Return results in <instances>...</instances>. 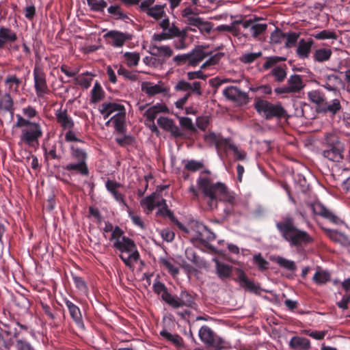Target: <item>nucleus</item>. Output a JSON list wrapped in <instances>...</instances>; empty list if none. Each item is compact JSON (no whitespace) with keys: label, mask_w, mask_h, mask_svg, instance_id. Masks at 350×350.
Segmentation results:
<instances>
[{"label":"nucleus","mask_w":350,"mask_h":350,"mask_svg":"<svg viewBox=\"0 0 350 350\" xmlns=\"http://www.w3.org/2000/svg\"><path fill=\"white\" fill-rule=\"evenodd\" d=\"M16 40V33L8 28L0 27V48L4 46L7 42H12Z\"/></svg>","instance_id":"473e14b6"},{"label":"nucleus","mask_w":350,"mask_h":350,"mask_svg":"<svg viewBox=\"0 0 350 350\" xmlns=\"http://www.w3.org/2000/svg\"><path fill=\"white\" fill-rule=\"evenodd\" d=\"M117 72L119 75H122L126 79H129L133 81H135L137 79V76L135 72L127 70L122 66L118 67Z\"/></svg>","instance_id":"0e129e2a"},{"label":"nucleus","mask_w":350,"mask_h":350,"mask_svg":"<svg viewBox=\"0 0 350 350\" xmlns=\"http://www.w3.org/2000/svg\"><path fill=\"white\" fill-rule=\"evenodd\" d=\"M70 150L71 154L74 159H77L78 161H84L86 163L87 154L85 150L75 144L70 146Z\"/></svg>","instance_id":"a19ab883"},{"label":"nucleus","mask_w":350,"mask_h":350,"mask_svg":"<svg viewBox=\"0 0 350 350\" xmlns=\"http://www.w3.org/2000/svg\"><path fill=\"white\" fill-rule=\"evenodd\" d=\"M64 303L68 309L69 313L74 321L79 325L83 326V321L80 309L70 300L65 299Z\"/></svg>","instance_id":"c85d7f7f"},{"label":"nucleus","mask_w":350,"mask_h":350,"mask_svg":"<svg viewBox=\"0 0 350 350\" xmlns=\"http://www.w3.org/2000/svg\"><path fill=\"white\" fill-rule=\"evenodd\" d=\"M0 109L9 111L11 114L14 112V101L10 93L5 92L0 98Z\"/></svg>","instance_id":"c9c22d12"},{"label":"nucleus","mask_w":350,"mask_h":350,"mask_svg":"<svg viewBox=\"0 0 350 350\" xmlns=\"http://www.w3.org/2000/svg\"><path fill=\"white\" fill-rule=\"evenodd\" d=\"M286 85L291 93L299 92L304 86L301 77L298 75H291L288 79Z\"/></svg>","instance_id":"7c9ffc66"},{"label":"nucleus","mask_w":350,"mask_h":350,"mask_svg":"<svg viewBox=\"0 0 350 350\" xmlns=\"http://www.w3.org/2000/svg\"><path fill=\"white\" fill-rule=\"evenodd\" d=\"M127 237L123 235L122 230L118 226H116L113 230L111 233V240L113 241V247L117 246L118 242H122Z\"/></svg>","instance_id":"603ef678"},{"label":"nucleus","mask_w":350,"mask_h":350,"mask_svg":"<svg viewBox=\"0 0 350 350\" xmlns=\"http://www.w3.org/2000/svg\"><path fill=\"white\" fill-rule=\"evenodd\" d=\"M299 37V33L296 32H288L285 35V46L291 48L294 46Z\"/></svg>","instance_id":"864d4df0"},{"label":"nucleus","mask_w":350,"mask_h":350,"mask_svg":"<svg viewBox=\"0 0 350 350\" xmlns=\"http://www.w3.org/2000/svg\"><path fill=\"white\" fill-rule=\"evenodd\" d=\"M159 263L163 269H166L173 276L179 273V269L175 265V262L172 258H161Z\"/></svg>","instance_id":"f704fd0d"},{"label":"nucleus","mask_w":350,"mask_h":350,"mask_svg":"<svg viewBox=\"0 0 350 350\" xmlns=\"http://www.w3.org/2000/svg\"><path fill=\"white\" fill-rule=\"evenodd\" d=\"M21 82V79L15 75H8L4 81L6 92L10 94L18 93Z\"/></svg>","instance_id":"5701e85b"},{"label":"nucleus","mask_w":350,"mask_h":350,"mask_svg":"<svg viewBox=\"0 0 350 350\" xmlns=\"http://www.w3.org/2000/svg\"><path fill=\"white\" fill-rule=\"evenodd\" d=\"M215 269L217 274L221 280H224L230 277L232 273V267L229 265L219 262L215 259Z\"/></svg>","instance_id":"2f4dec72"},{"label":"nucleus","mask_w":350,"mask_h":350,"mask_svg":"<svg viewBox=\"0 0 350 350\" xmlns=\"http://www.w3.org/2000/svg\"><path fill=\"white\" fill-rule=\"evenodd\" d=\"M103 94L104 92L100 83L96 81L91 91V102L94 103H98L103 98Z\"/></svg>","instance_id":"37998d69"},{"label":"nucleus","mask_w":350,"mask_h":350,"mask_svg":"<svg viewBox=\"0 0 350 350\" xmlns=\"http://www.w3.org/2000/svg\"><path fill=\"white\" fill-rule=\"evenodd\" d=\"M330 279V275L325 271H317L313 276V280L317 284H323Z\"/></svg>","instance_id":"8fccbe9b"},{"label":"nucleus","mask_w":350,"mask_h":350,"mask_svg":"<svg viewBox=\"0 0 350 350\" xmlns=\"http://www.w3.org/2000/svg\"><path fill=\"white\" fill-rule=\"evenodd\" d=\"M149 52L152 56L159 57L163 59L169 58L173 55V50L170 46L157 43L150 44Z\"/></svg>","instance_id":"2eb2a0df"},{"label":"nucleus","mask_w":350,"mask_h":350,"mask_svg":"<svg viewBox=\"0 0 350 350\" xmlns=\"http://www.w3.org/2000/svg\"><path fill=\"white\" fill-rule=\"evenodd\" d=\"M189 65L191 66H198L204 59L208 57L200 66L201 69H208L219 63L224 56L223 53L212 54V52L204 47H198L189 53Z\"/></svg>","instance_id":"20e7f679"},{"label":"nucleus","mask_w":350,"mask_h":350,"mask_svg":"<svg viewBox=\"0 0 350 350\" xmlns=\"http://www.w3.org/2000/svg\"><path fill=\"white\" fill-rule=\"evenodd\" d=\"M227 150H231L233 151L236 159L244 160L245 159V153L241 150H239L235 145L230 142V140L228 142V144L227 145Z\"/></svg>","instance_id":"e2e57ef3"},{"label":"nucleus","mask_w":350,"mask_h":350,"mask_svg":"<svg viewBox=\"0 0 350 350\" xmlns=\"http://www.w3.org/2000/svg\"><path fill=\"white\" fill-rule=\"evenodd\" d=\"M271 74L278 82L283 81L286 77V72L284 66H276L271 71Z\"/></svg>","instance_id":"49530a36"},{"label":"nucleus","mask_w":350,"mask_h":350,"mask_svg":"<svg viewBox=\"0 0 350 350\" xmlns=\"http://www.w3.org/2000/svg\"><path fill=\"white\" fill-rule=\"evenodd\" d=\"M342 79L337 75H329L325 76V81L323 86L329 91L336 92L340 87L343 86Z\"/></svg>","instance_id":"cd10ccee"},{"label":"nucleus","mask_w":350,"mask_h":350,"mask_svg":"<svg viewBox=\"0 0 350 350\" xmlns=\"http://www.w3.org/2000/svg\"><path fill=\"white\" fill-rule=\"evenodd\" d=\"M285 60V58L278 56H271L267 57L266 62L264 63L262 68L265 70H268L275 66L277 63Z\"/></svg>","instance_id":"680f3d73"},{"label":"nucleus","mask_w":350,"mask_h":350,"mask_svg":"<svg viewBox=\"0 0 350 350\" xmlns=\"http://www.w3.org/2000/svg\"><path fill=\"white\" fill-rule=\"evenodd\" d=\"M141 205L146 209L148 214L152 212L155 207H157L159 208L157 213V215L165 217H170L172 215L171 211L167 208L165 200L155 193L143 199L141 201Z\"/></svg>","instance_id":"0eeeda50"},{"label":"nucleus","mask_w":350,"mask_h":350,"mask_svg":"<svg viewBox=\"0 0 350 350\" xmlns=\"http://www.w3.org/2000/svg\"><path fill=\"white\" fill-rule=\"evenodd\" d=\"M87 2L91 9L96 11H102L107 6V3L104 0H87Z\"/></svg>","instance_id":"4d7b16f0"},{"label":"nucleus","mask_w":350,"mask_h":350,"mask_svg":"<svg viewBox=\"0 0 350 350\" xmlns=\"http://www.w3.org/2000/svg\"><path fill=\"white\" fill-rule=\"evenodd\" d=\"M124 60L129 67H133L138 64L140 55L137 52H125L123 54Z\"/></svg>","instance_id":"58836bf2"},{"label":"nucleus","mask_w":350,"mask_h":350,"mask_svg":"<svg viewBox=\"0 0 350 350\" xmlns=\"http://www.w3.org/2000/svg\"><path fill=\"white\" fill-rule=\"evenodd\" d=\"M256 111L266 119L282 118L287 116L286 111L280 103H271L265 100H258L255 103Z\"/></svg>","instance_id":"423d86ee"},{"label":"nucleus","mask_w":350,"mask_h":350,"mask_svg":"<svg viewBox=\"0 0 350 350\" xmlns=\"http://www.w3.org/2000/svg\"><path fill=\"white\" fill-rule=\"evenodd\" d=\"M313 37L318 40L336 39L337 36L335 32L329 30H323L317 33L313 34Z\"/></svg>","instance_id":"6e6d98bb"},{"label":"nucleus","mask_w":350,"mask_h":350,"mask_svg":"<svg viewBox=\"0 0 350 350\" xmlns=\"http://www.w3.org/2000/svg\"><path fill=\"white\" fill-rule=\"evenodd\" d=\"M182 16L187 20V23L189 25L193 24L192 20H197L199 17L196 16L194 10L190 6L186 7L182 11Z\"/></svg>","instance_id":"09e8293b"},{"label":"nucleus","mask_w":350,"mask_h":350,"mask_svg":"<svg viewBox=\"0 0 350 350\" xmlns=\"http://www.w3.org/2000/svg\"><path fill=\"white\" fill-rule=\"evenodd\" d=\"M64 169L67 171H76L81 175L86 176L88 174V169L85 162L78 161L76 163H69Z\"/></svg>","instance_id":"e433bc0d"},{"label":"nucleus","mask_w":350,"mask_h":350,"mask_svg":"<svg viewBox=\"0 0 350 350\" xmlns=\"http://www.w3.org/2000/svg\"><path fill=\"white\" fill-rule=\"evenodd\" d=\"M199 189L204 196L207 198V204L211 209L217 207L218 201H221L234 205L236 203L235 196L230 191L226 186L220 182L213 183L207 177H199L197 180Z\"/></svg>","instance_id":"f257e3e1"},{"label":"nucleus","mask_w":350,"mask_h":350,"mask_svg":"<svg viewBox=\"0 0 350 350\" xmlns=\"http://www.w3.org/2000/svg\"><path fill=\"white\" fill-rule=\"evenodd\" d=\"M215 239V234L203 225L198 226V232L193 235L192 240L202 243L208 242Z\"/></svg>","instance_id":"4be33fe9"},{"label":"nucleus","mask_w":350,"mask_h":350,"mask_svg":"<svg viewBox=\"0 0 350 350\" xmlns=\"http://www.w3.org/2000/svg\"><path fill=\"white\" fill-rule=\"evenodd\" d=\"M126 111L125 110L122 112H118L115 113L112 118L107 122V124L111 121L114 124V126L116 131L120 133H122L124 129V121H125Z\"/></svg>","instance_id":"72a5a7b5"},{"label":"nucleus","mask_w":350,"mask_h":350,"mask_svg":"<svg viewBox=\"0 0 350 350\" xmlns=\"http://www.w3.org/2000/svg\"><path fill=\"white\" fill-rule=\"evenodd\" d=\"M105 36L110 39L111 44L116 47L123 46L126 41L131 38L129 33L118 31H110L106 33Z\"/></svg>","instance_id":"a211bd4d"},{"label":"nucleus","mask_w":350,"mask_h":350,"mask_svg":"<svg viewBox=\"0 0 350 350\" xmlns=\"http://www.w3.org/2000/svg\"><path fill=\"white\" fill-rule=\"evenodd\" d=\"M23 117L31 120V119L37 117L38 116V113L36 109L31 107L27 106L22 109Z\"/></svg>","instance_id":"bf43d9fd"},{"label":"nucleus","mask_w":350,"mask_h":350,"mask_svg":"<svg viewBox=\"0 0 350 350\" xmlns=\"http://www.w3.org/2000/svg\"><path fill=\"white\" fill-rule=\"evenodd\" d=\"M174 89L176 91L185 92L187 94L193 93L197 96H201L202 94L201 83L198 81H194L192 83L187 82L185 80H180L176 84Z\"/></svg>","instance_id":"ddd939ff"},{"label":"nucleus","mask_w":350,"mask_h":350,"mask_svg":"<svg viewBox=\"0 0 350 350\" xmlns=\"http://www.w3.org/2000/svg\"><path fill=\"white\" fill-rule=\"evenodd\" d=\"M157 124L161 128L170 132L174 136H179L181 134L178 127L174 124L172 120L168 118L159 117L157 119Z\"/></svg>","instance_id":"412c9836"},{"label":"nucleus","mask_w":350,"mask_h":350,"mask_svg":"<svg viewBox=\"0 0 350 350\" xmlns=\"http://www.w3.org/2000/svg\"><path fill=\"white\" fill-rule=\"evenodd\" d=\"M308 96L310 100L314 103L317 105H323L324 103V98L319 91H311L308 92Z\"/></svg>","instance_id":"13d9d810"},{"label":"nucleus","mask_w":350,"mask_h":350,"mask_svg":"<svg viewBox=\"0 0 350 350\" xmlns=\"http://www.w3.org/2000/svg\"><path fill=\"white\" fill-rule=\"evenodd\" d=\"M224 94L226 98L233 101H238L243 96L239 89L233 86L226 88L224 90Z\"/></svg>","instance_id":"4c0bfd02"},{"label":"nucleus","mask_w":350,"mask_h":350,"mask_svg":"<svg viewBox=\"0 0 350 350\" xmlns=\"http://www.w3.org/2000/svg\"><path fill=\"white\" fill-rule=\"evenodd\" d=\"M159 26L169 38L181 36L182 32L174 24L170 23L168 18H165L160 21Z\"/></svg>","instance_id":"393cba45"},{"label":"nucleus","mask_w":350,"mask_h":350,"mask_svg":"<svg viewBox=\"0 0 350 350\" xmlns=\"http://www.w3.org/2000/svg\"><path fill=\"white\" fill-rule=\"evenodd\" d=\"M332 55V51L329 49H319L314 54V58L316 61L322 62L329 59Z\"/></svg>","instance_id":"a18cd8bd"},{"label":"nucleus","mask_w":350,"mask_h":350,"mask_svg":"<svg viewBox=\"0 0 350 350\" xmlns=\"http://www.w3.org/2000/svg\"><path fill=\"white\" fill-rule=\"evenodd\" d=\"M92 79V76L88 74H83L75 77V81L76 84L88 89L91 85Z\"/></svg>","instance_id":"c03bdc74"},{"label":"nucleus","mask_w":350,"mask_h":350,"mask_svg":"<svg viewBox=\"0 0 350 350\" xmlns=\"http://www.w3.org/2000/svg\"><path fill=\"white\" fill-rule=\"evenodd\" d=\"M276 226L284 239L291 245L297 246L312 241V238L306 232L300 230L294 226L291 217H286L283 221L278 222Z\"/></svg>","instance_id":"7ed1b4c3"},{"label":"nucleus","mask_w":350,"mask_h":350,"mask_svg":"<svg viewBox=\"0 0 350 350\" xmlns=\"http://www.w3.org/2000/svg\"><path fill=\"white\" fill-rule=\"evenodd\" d=\"M115 247L120 251L119 255L124 264L130 268H133L135 264L139 260V254L133 241L126 238L122 242H118Z\"/></svg>","instance_id":"39448f33"},{"label":"nucleus","mask_w":350,"mask_h":350,"mask_svg":"<svg viewBox=\"0 0 350 350\" xmlns=\"http://www.w3.org/2000/svg\"><path fill=\"white\" fill-rule=\"evenodd\" d=\"M341 108L339 100L334 99L330 103H326V111L333 114L336 113Z\"/></svg>","instance_id":"69168bd1"},{"label":"nucleus","mask_w":350,"mask_h":350,"mask_svg":"<svg viewBox=\"0 0 350 350\" xmlns=\"http://www.w3.org/2000/svg\"><path fill=\"white\" fill-rule=\"evenodd\" d=\"M200 340L205 344L215 349L220 350L224 348L226 343L224 339L215 334L212 329L206 326H202L198 333Z\"/></svg>","instance_id":"9d476101"},{"label":"nucleus","mask_w":350,"mask_h":350,"mask_svg":"<svg viewBox=\"0 0 350 350\" xmlns=\"http://www.w3.org/2000/svg\"><path fill=\"white\" fill-rule=\"evenodd\" d=\"M191 21L193 22L191 26L197 27L202 33H208L212 29V24L200 17L197 20H192Z\"/></svg>","instance_id":"ea45409f"},{"label":"nucleus","mask_w":350,"mask_h":350,"mask_svg":"<svg viewBox=\"0 0 350 350\" xmlns=\"http://www.w3.org/2000/svg\"><path fill=\"white\" fill-rule=\"evenodd\" d=\"M55 115L57 122L60 124V126L64 129L70 130L73 129L75 123L72 118L68 114L67 111L66 109L57 110Z\"/></svg>","instance_id":"6ab92c4d"},{"label":"nucleus","mask_w":350,"mask_h":350,"mask_svg":"<svg viewBox=\"0 0 350 350\" xmlns=\"http://www.w3.org/2000/svg\"><path fill=\"white\" fill-rule=\"evenodd\" d=\"M262 52L257 53H243L239 58L240 61L244 64H250L254 62L256 59L261 57Z\"/></svg>","instance_id":"3c124183"},{"label":"nucleus","mask_w":350,"mask_h":350,"mask_svg":"<svg viewBox=\"0 0 350 350\" xmlns=\"http://www.w3.org/2000/svg\"><path fill=\"white\" fill-rule=\"evenodd\" d=\"M310 208L315 215L323 216L334 224H339L342 221L337 216L334 215L332 213L328 211L322 204L315 202L310 206Z\"/></svg>","instance_id":"4468645a"},{"label":"nucleus","mask_w":350,"mask_h":350,"mask_svg":"<svg viewBox=\"0 0 350 350\" xmlns=\"http://www.w3.org/2000/svg\"><path fill=\"white\" fill-rule=\"evenodd\" d=\"M16 348L17 350H36L29 342L21 339L16 341Z\"/></svg>","instance_id":"338daca9"},{"label":"nucleus","mask_w":350,"mask_h":350,"mask_svg":"<svg viewBox=\"0 0 350 350\" xmlns=\"http://www.w3.org/2000/svg\"><path fill=\"white\" fill-rule=\"evenodd\" d=\"M314 42L312 39H301L297 45V55L299 58L306 59L310 55Z\"/></svg>","instance_id":"b1692460"},{"label":"nucleus","mask_w":350,"mask_h":350,"mask_svg":"<svg viewBox=\"0 0 350 350\" xmlns=\"http://www.w3.org/2000/svg\"><path fill=\"white\" fill-rule=\"evenodd\" d=\"M242 20H236L232 22V27H231V33L232 34L241 39L242 37H246L247 34L243 33L241 31V27L239 25H241Z\"/></svg>","instance_id":"5fc2aeb1"},{"label":"nucleus","mask_w":350,"mask_h":350,"mask_svg":"<svg viewBox=\"0 0 350 350\" xmlns=\"http://www.w3.org/2000/svg\"><path fill=\"white\" fill-rule=\"evenodd\" d=\"M204 139L209 146H215L217 150H227L229 139H224L219 134L209 132L204 135Z\"/></svg>","instance_id":"f8f14e48"},{"label":"nucleus","mask_w":350,"mask_h":350,"mask_svg":"<svg viewBox=\"0 0 350 350\" xmlns=\"http://www.w3.org/2000/svg\"><path fill=\"white\" fill-rule=\"evenodd\" d=\"M254 262L260 270L267 269L268 267V262L260 254L254 255Z\"/></svg>","instance_id":"774afa93"},{"label":"nucleus","mask_w":350,"mask_h":350,"mask_svg":"<svg viewBox=\"0 0 350 350\" xmlns=\"http://www.w3.org/2000/svg\"><path fill=\"white\" fill-rule=\"evenodd\" d=\"M105 186L109 192L113 196L114 199L122 205L127 206L124 199V196L118 191V188L120 187V185L116 181L108 180L105 183Z\"/></svg>","instance_id":"aec40b11"},{"label":"nucleus","mask_w":350,"mask_h":350,"mask_svg":"<svg viewBox=\"0 0 350 350\" xmlns=\"http://www.w3.org/2000/svg\"><path fill=\"white\" fill-rule=\"evenodd\" d=\"M286 33L279 29H275L270 36L271 42L273 44H280L285 39Z\"/></svg>","instance_id":"052dcab7"},{"label":"nucleus","mask_w":350,"mask_h":350,"mask_svg":"<svg viewBox=\"0 0 350 350\" xmlns=\"http://www.w3.org/2000/svg\"><path fill=\"white\" fill-rule=\"evenodd\" d=\"M141 88L142 92H145L149 96L167 92V89L164 87L161 81H159L157 84L150 81H145L142 83Z\"/></svg>","instance_id":"f3484780"},{"label":"nucleus","mask_w":350,"mask_h":350,"mask_svg":"<svg viewBox=\"0 0 350 350\" xmlns=\"http://www.w3.org/2000/svg\"><path fill=\"white\" fill-rule=\"evenodd\" d=\"M161 297L168 305L174 308L182 307L195 308L196 306L194 297L186 291H182L179 296L172 295L169 293H165Z\"/></svg>","instance_id":"1a4fd4ad"},{"label":"nucleus","mask_w":350,"mask_h":350,"mask_svg":"<svg viewBox=\"0 0 350 350\" xmlns=\"http://www.w3.org/2000/svg\"><path fill=\"white\" fill-rule=\"evenodd\" d=\"M169 109L164 103H157L150 107L144 113L147 120H154L160 113H168Z\"/></svg>","instance_id":"a878e982"},{"label":"nucleus","mask_w":350,"mask_h":350,"mask_svg":"<svg viewBox=\"0 0 350 350\" xmlns=\"http://www.w3.org/2000/svg\"><path fill=\"white\" fill-rule=\"evenodd\" d=\"M274 261L278 264L280 267L289 270L295 271L297 269V266L294 261L286 259L282 256H276L274 258Z\"/></svg>","instance_id":"79ce46f5"},{"label":"nucleus","mask_w":350,"mask_h":350,"mask_svg":"<svg viewBox=\"0 0 350 350\" xmlns=\"http://www.w3.org/2000/svg\"><path fill=\"white\" fill-rule=\"evenodd\" d=\"M34 87L38 97H43L49 92L45 75L42 69L36 67L33 70Z\"/></svg>","instance_id":"9b49d317"},{"label":"nucleus","mask_w":350,"mask_h":350,"mask_svg":"<svg viewBox=\"0 0 350 350\" xmlns=\"http://www.w3.org/2000/svg\"><path fill=\"white\" fill-rule=\"evenodd\" d=\"M165 4H156L153 8L149 9L145 14L150 17L154 18L155 21H162L165 18H168L167 16L165 10Z\"/></svg>","instance_id":"bb28decb"},{"label":"nucleus","mask_w":350,"mask_h":350,"mask_svg":"<svg viewBox=\"0 0 350 350\" xmlns=\"http://www.w3.org/2000/svg\"><path fill=\"white\" fill-rule=\"evenodd\" d=\"M124 110V107L122 105L113 102L103 103L99 108V111L105 119L118 112H122Z\"/></svg>","instance_id":"dca6fc26"},{"label":"nucleus","mask_w":350,"mask_h":350,"mask_svg":"<svg viewBox=\"0 0 350 350\" xmlns=\"http://www.w3.org/2000/svg\"><path fill=\"white\" fill-rule=\"evenodd\" d=\"M160 334L164 338L171 341L176 346H182L183 345V338L177 334H172L166 330L161 331Z\"/></svg>","instance_id":"de8ad7c7"},{"label":"nucleus","mask_w":350,"mask_h":350,"mask_svg":"<svg viewBox=\"0 0 350 350\" xmlns=\"http://www.w3.org/2000/svg\"><path fill=\"white\" fill-rule=\"evenodd\" d=\"M289 346L294 350H308L310 348V342L306 338L293 336L289 342Z\"/></svg>","instance_id":"c756f323"},{"label":"nucleus","mask_w":350,"mask_h":350,"mask_svg":"<svg viewBox=\"0 0 350 350\" xmlns=\"http://www.w3.org/2000/svg\"><path fill=\"white\" fill-rule=\"evenodd\" d=\"M325 141L329 146L323 150V157L329 161L339 162L342 159L343 145L333 133L326 134Z\"/></svg>","instance_id":"6e6552de"},{"label":"nucleus","mask_w":350,"mask_h":350,"mask_svg":"<svg viewBox=\"0 0 350 350\" xmlns=\"http://www.w3.org/2000/svg\"><path fill=\"white\" fill-rule=\"evenodd\" d=\"M16 122L13 126L21 129V142L28 146L37 144L43 134L40 124L26 119L21 114H16Z\"/></svg>","instance_id":"f03ea898"}]
</instances>
